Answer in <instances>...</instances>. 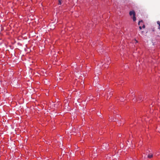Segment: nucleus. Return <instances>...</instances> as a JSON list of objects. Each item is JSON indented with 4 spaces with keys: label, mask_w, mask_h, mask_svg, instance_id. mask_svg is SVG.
Listing matches in <instances>:
<instances>
[{
    "label": "nucleus",
    "mask_w": 160,
    "mask_h": 160,
    "mask_svg": "<svg viewBox=\"0 0 160 160\" xmlns=\"http://www.w3.org/2000/svg\"><path fill=\"white\" fill-rule=\"evenodd\" d=\"M129 15L131 16L132 15V19L133 21H135L136 19L135 17V13L134 11H131L129 12Z\"/></svg>",
    "instance_id": "obj_1"
},
{
    "label": "nucleus",
    "mask_w": 160,
    "mask_h": 160,
    "mask_svg": "<svg viewBox=\"0 0 160 160\" xmlns=\"http://www.w3.org/2000/svg\"><path fill=\"white\" fill-rule=\"evenodd\" d=\"M109 59L110 60V59H109V58H108V62H107V63L106 64H105V68H106V67H108V63H109Z\"/></svg>",
    "instance_id": "obj_2"
},
{
    "label": "nucleus",
    "mask_w": 160,
    "mask_h": 160,
    "mask_svg": "<svg viewBox=\"0 0 160 160\" xmlns=\"http://www.w3.org/2000/svg\"><path fill=\"white\" fill-rule=\"evenodd\" d=\"M157 23L159 25V27L158 28L160 30V22L159 21H158L157 22Z\"/></svg>",
    "instance_id": "obj_3"
},
{
    "label": "nucleus",
    "mask_w": 160,
    "mask_h": 160,
    "mask_svg": "<svg viewBox=\"0 0 160 160\" xmlns=\"http://www.w3.org/2000/svg\"><path fill=\"white\" fill-rule=\"evenodd\" d=\"M152 156H153L152 154L149 155L148 156V157L149 158H151L152 157Z\"/></svg>",
    "instance_id": "obj_4"
},
{
    "label": "nucleus",
    "mask_w": 160,
    "mask_h": 160,
    "mask_svg": "<svg viewBox=\"0 0 160 160\" xmlns=\"http://www.w3.org/2000/svg\"><path fill=\"white\" fill-rule=\"evenodd\" d=\"M58 4H59V5L61 4L62 0H58Z\"/></svg>",
    "instance_id": "obj_5"
},
{
    "label": "nucleus",
    "mask_w": 160,
    "mask_h": 160,
    "mask_svg": "<svg viewBox=\"0 0 160 160\" xmlns=\"http://www.w3.org/2000/svg\"><path fill=\"white\" fill-rule=\"evenodd\" d=\"M142 98V96H140L138 98V100H141V99Z\"/></svg>",
    "instance_id": "obj_6"
},
{
    "label": "nucleus",
    "mask_w": 160,
    "mask_h": 160,
    "mask_svg": "<svg viewBox=\"0 0 160 160\" xmlns=\"http://www.w3.org/2000/svg\"><path fill=\"white\" fill-rule=\"evenodd\" d=\"M105 146L106 148L107 147H108V144H105L104 145H103V146Z\"/></svg>",
    "instance_id": "obj_7"
},
{
    "label": "nucleus",
    "mask_w": 160,
    "mask_h": 160,
    "mask_svg": "<svg viewBox=\"0 0 160 160\" xmlns=\"http://www.w3.org/2000/svg\"><path fill=\"white\" fill-rule=\"evenodd\" d=\"M143 21L142 20H141V21H139L138 22V25H140V22H142Z\"/></svg>",
    "instance_id": "obj_8"
},
{
    "label": "nucleus",
    "mask_w": 160,
    "mask_h": 160,
    "mask_svg": "<svg viewBox=\"0 0 160 160\" xmlns=\"http://www.w3.org/2000/svg\"><path fill=\"white\" fill-rule=\"evenodd\" d=\"M142 28H145V25H143L142 26Z\"/></svg>",
    "instance_id": "obj_9"
},
{
    "label": "nucleus",
    "mask_w": 160,
    "mask_h": 160,
    "mask_svg": "<svg viewBox=\"0 0 160 160\" xmlns=\"http://www.w3.org/2000/svg\"><path fill=\"white\" fill-rule=\"evenodd\" d=\"M139 28L140 29V30H141L142 28V27L141 26H139Z\"/></svg>",
    "instance_id": "obj_10"
},
{
    "label": "nucleus",
    "mask_w": 160,
    "mask_h": 160,
    "mask_svg": "<svg viewBox=\"0 0 160 160\" xmlns=\"http://www.w3.org/2000/svg\"><path fill=\"white\" fill-rule=\"evenodd\" d=\"M111 119H112V121H115V120H114V119H113V118H111Z\"/></svg>",
    "instance_id": "obj_11"
}]
</instances>
